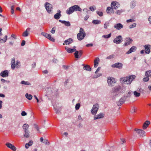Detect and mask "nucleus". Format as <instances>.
<instances>
[{
  "label": "nucleus",
  "mask_w": 151,
  "mask_h": 151,
  "mask_svg": "<svg viewBox=\"0 0 151 151\" xmlns=\"http://www.w3.org/2000/svg\"><path fill=\"white\" fill-rule=\"evenodd\" d=\"M135 77L134 75H131L127 76L125 78H121L120 80L125 84H130Z\"/></svg>",
  "instance_id": "nucleus-1"
},
{
  "label": "nucleus",
  "mask_w": 151,
  "mask_h": 151,
  "mask_svg": "<svg viewBox=\"0 0 151 151\" xmlns=\"http://www.w3.org/2000/svg\"><path fill=\"white\" fill-rule=\"evenodd\" d=\"M81 9L77 5H75L70 7L66 10V13L70 14L73 13L74 11H81Z\"/></svg>",
  "instance_id": "nucleus-2"
},
{
  "label": "nucleus",
  "mask_w": 151,
  "mask_h": 151,
  "mask_svg": "<svg viewBox=\"0 0 151 151\" xmlns=\"http://www.w3.org/2000/svg\"><path fill=\"white\" fill-rule=\"evenodd\" d=\"M29 125L27 124H23L22 128L24 132L23 136L25 138H29L30 137L29 132L28 130Z\"/></svg>",
  "instance_id": "nucleus-3"
},
{
  "label": "nucleus",
  "mask_w": 151,
  "mask_h": 151,
  "mask_svg": "<svg viewBox=\"0 0 151 151\" xmlns=\"http://www.w3.org/2000/svg\"><path fill=\"white\" fill-rule=\"evenodd\" d=\"M86 35V33L83 29L81 28L80 29L79 33L77 34L78 39L79 40H81L84 38Z\"/></svg>",
  "instance_id": "nucleus-4"
},
{
  "label": "nucleus",
  "mask_w": 151,
  "mask_h": 151,
  "mask_svg": "<svg viewBox=\"0 0 151 151\" xmlns=\"http://www.w3.org/2000/svg\"><path fill=\"white\" fill-rule=\"evenodd\" d=\"M45 6L47 12L49 13H50L53 9L52 5L48 2H46Z\"/></svg>",
  "instance_id": "nucleus-5"
},
{
  "label": "nucleus",
  "mask_w": 151,
  "mask_h": 151,
  "mask_svg": "<svg viewBox=\"0 0 151 151\" xmlns=\"http://www.w3.org/2000/svg\"><path fill=\"white\" fill-rule=\"evenodd\" d=\"M122 90L121 87L119 86H115L112 89V93H116V95H118L119 92H121Z\"/></svg>",
  "instance_id": "nucleus-6"
},
{
  "label": "nucleus",
  "mask_w": 151,
  "mask_h": 151,
  "mask_svg": "<svg viewBox=\"0 0 151 151\" xmlns=\"http://www.w3.org/2000/svg\"><path fill=\"white\" fill-rule=\"evenodd\" d=\"M107 83L108 85L109 86H113L115 83V79L112 77H109L107 78Z\"/></svg>",
  "instance_id": "nucleus-7"
},
{
  "label": "nucleus",
  "mask_w": 151,
  "mask_h": 151,
  "mask_svg": "<svg viewBox=\"0 0 151 151\" xmlns=\"http://www.w3.org/2000/svg\"><path fill=\"white\" fill-rule=\"evenodd\" d=\"M122 41V38L121 35L116 36L113 41L114 43L117 44L121 43Z\"/></svg>",
  "instance_id": "nucleus-8"
},
{
  "label": "nucleus",
  "mask_w": 151,
  "mask_h": 151,
  "mask_svg": "<svg viewBox=\"0 0 151 151\" xmlns=\"http://www.w3.org/2000/svg\"><path fill=\"white\" fill-rule=\"evenodd\" d=\"M99 106L98 104H96L94 105L91 109V112L93 114H96L99 109Z\"/></svg>",
  "instance_id": "nucleus-9"
},
{
  "label": "nucleus",
  "mask_w": 151,
  "mask_h": 151,
  "mask_svg": "<svg viewBox=\"0 0 151 151\" xmlns=\"http://www.w3.org/2000/svg\"><path fill=\"white\" fill-rule=\"evenodd\" d=\"M41 34L42 35L49 39L52 42L55 41V39L53 37L51 36V35L50 34H49L44 32H42Z\"/></svg>",
  "instance_id": "nucleus-10"
},
{
  "label": "nucleus",
  "mask_w": 151,
  "mask_h": 151,
  "mask_svg": "<svg viewBox=\"0 0 151 151\" xmlns=\"http://www.w3.org/2000/svg\"><path fill=\"white\" fill-rule=\"evenodd\" d=\"M120 6V5L117 2L113 1L111 3V6L114 9H117Z\"/></svg>",
  "instance_id": "nucleus-11"
},
{
  "label": "nucleus",
  "mask_w": 151,
  "mask_h": 151,
  "mask_svg": "<svg viewBox=\"0 0 151 151\" xmlns=\"http://www.w3.org/2000/svg\"><path fill=\"white\" fill-rule=\"evenodd\" d=\"M132 41V40L129 38H127L125 39V42L124 44V46H126L130 44Z\"/></svg>",
  "instance_id": "nucleus-12"
},
{
  "label": "nucleus",
  "mask_w": 151,
  "mask_h": 151,
  "mask_svg": "<svg viewBox=\"0 0 151 151\" xmlns=\"http://www.w3.org/2000/svg\"><path fill=\"white\" fill-rule=\"evenodd\" d=\"M134 130L136 132L140 134V136L143 137V135L145 133V132L142 129H135Z\"/></svg>",
  "instance_id": "nucleus-13"
},
{
  "label": "nucleus",
  "mask_w": 151,
  "mask_h": 151,
  "mask_svg": "<svg viewBox=\"0 0 151 151\" xmlns=\"http://www.w3.org/2000/svg\"><path fill=\"white\" fill-rule=\"evenodd\" d=\"M6 145L7 147L11 149L13 151H15L16 150V148L14 146L9 142H7L6 144Z\"/></svg>",
  "instance_id": "nucleus-14"
},
{
  "label": "nucleus",
  "mask_w": 151,
  "mask_h": 151,
  "mask_svg": "<svg viewBox=\"0 0 151 151\" xmlns=\"http://www.w3.org/2000/svg\"><path fill=\"white\" fill-rule=\"evenodd\" d=\"M83 52L82 50L76 51L74 53L75 57L76 58H80L82 55Z\"/></svg>",
  "instance_id": "nucleus-15"
},
{
  "label": "nucleus",
  "mask_w": 151,
  "mask_h": 151,
  "mask_svg": "<svg viewBox=\"0 0 151 151\" xmlns=\"http://www.w3.org/2000/svg\"><path fill=\"white\" fill-rule=\"evenodd\" d=\"M123 65L121 63H117L112 65V67L114 68H117L121 69L122 68Z\"/></svg>",
  "instance_id": "nucleus-16"
},
{
  "label": "nucleus",
  "mask_w": 151,
  "mask_h": 151,
  "mask_svg": "<svg viewBox=\"0 0 151 151\" xmlns=\"http://www.w3.org/2000/svg\"><path fill=\"white\" fill-rule=\"evenodd\" d=\"M9 72L7 70H5L0 73V76L3 77H5L8 76Z\"/></svg>",
  "instance_id": "nucleus-17"
},
{
  "label": "nucleus",
  "mask_w": 151,
  "mask_h": 151,
  "mask_svg": "<svg viewBox=\"0 0 151 151\" xmlns=\"http://www.w3.org/2000/svg\"><path fill=\"white\" fill-rule=\"evenodd\" d=\"M123 25L120 23L116 24L114 25V27L117 30H120L123 28Z\"/></svg>",
  "instance_id": "nucleus-18"
},
{
  "label": "nucleus",
  "mask_w": 151,
  "mask_h": 151,
  "mask_svg": "<svg viewBox=\"0 0 151 151\" xmlns=\"http://www.w3.org/2000/svg\"><path fill=\"white\" fill-rule=\"evenodd\" d=\"M104 116V114L103 113H100L98 115H96L94 116V119L96 120L98 119H100L103 118Z\"/></svg>",
  "instance_id": "nucleus-19"
},
{
  "label": "nucleus",
  "mask_w": 151,
  "mask_h": 151,
  "mask_svg": "<svg viewBox=\"0 0 151 151\" xmlns=\"http://www.w3.org/2000/svg\"><path fill=\"white\" fill-rule=\"evenodd\" d=\"M150 124V122L148 121H146L144 123L143 126L142 128L144 129H145L148 127L149 124Z\"/></svg>",
  "instance_id": "nucleus-20"
},
{
  "label": "nucleus",
  "mask_w": 151,
  "mask_h": 151,
  "mask_svg": "<svg viewBox=\"0 0 151 151\" xmlns=\"http://www.w3.org/2000/svg\"><path fill=\"white\" fill-rule=\"evenodd\" d=\"M30 30L29 28H28L22 34V36L24 37H26L28 36L29 35V32Z\"/></svg>",
  "instance_id": "nucleus-21"
},
{
  "label": "nucleus",
  "mask_w": 151,
  "mask_h": 151,
  "mask_svg": "<svg viewBox=\"0 0 151 151\" xmlns=\"http://www.w3.org/2000/svg\"><path fill=\"white\" fill-rule=\"evenodd\" d=\"M58 13L55 14L54 16V18L56 19H58L61 16L60 14L61 11L60 10H58Z\"/></svg>",
  "instance_id": "nucleus-22"
},
{
  "label": "nucleus",
  "mask_w": 151,
  "mask_h": 151,
  "mask_svg": "<svg viewBox=\"0 0 151 151\" xmlns=\"http://www.w3.org/2000/svg\"><path fill=\"white\" fill-rule=\"evenodd\" d=\"M65 49L69 53H72L74 51L76 52V50L75 48L71 49L67 47H65Z\"/></svg>",
  "instance_id": "nucleus-23"
},
{
  "label": "nucleus",
  "mask_w": 151,
  "mask_h": 151,
  "mask_svg": "<svg viewBox=\"0 0 151 151\" xmlns=\"http://www.w3.org/2000/svg\"><path fill=\"white\" fill-rule=\"evenodd\" d=\"M72 42L73 39L71 38H69L64 41V43H63V45H65V43L66 45H69Z\"/></svg>",
  "instance_id": "nucleus-24"
},
{
  "label": "nucleus",
  "mask_w": 151,
  "mask_h": 151,
  "mask_svg": "<svg viewBox=\"0 0 151 151\" xmlns=\"http://www.w3.org/2000/svg\"><path fill=\"white\" fill-rule=\"evenodd\" d=\"M99 58L97 57L94 60V67L96 68L99 64Z\"/></svg>",
  "instance_id": "nucleus-25"
},
{
  "label": "nucleus",
  "mask_w": 151,
  "mask_h": 151,
  "mask_svg": "<svg viewBox=\"0 0 151 151\" xmlns=\"http://www.w3.org/2000/svg\"><path fill=\"white\" fill-rule=\"evenodd\" d=\"M15 58H12V60L11 62V68L12 69H14L15 68Z\"/></svg>",
  "instance_id": "nucleus-26"
},
{
  "label": "nucleus",
  "mask_w": 151,
  "mask_h": 151,
  "mask_svg": "<svg viewBox=\"0 0 151 151\" xmlns=\"http://www.w3.org/2000/svg\"><path fill=\"white\" fill-rule=\"evenodd\" d=\"M136 48L135 46H132L129 49L128 51L126 53L127 54L131 53L132 52L135 51L136 50Z\"/></svg>",
  "instance_id": "nucleus-27"
},
{
  "label": "nucleus",
  "mask_w": 151,
  "mask_h": 151,
  "mask_svg": "<svg viewBox=\"0 0 151 151\" xmlns=\"http://www.w3.org/2000/svg\"><path fill=\"white\" fill-rule=\"evenodd\" d=\"M125 99L124 98H121L119 101L117 103V104L118 106L121 105L123 104L125 101Z\"/></svg>",
  "instance_id": "nucleus-28"
},
{
  "label": "nucleus",
  "mask_w": 151,
  "mask_h": 151,
  "mask_svg": "<svg viewBox=\"0 0 151 151\" xmlns=\"http://www.w3.org/2000/svg\"><path fill=\"white\" fill-rule=\"evenodd\" d=\"M114 12L113 9L112 7H108L106 9V12L108 14H111Z\"/></svg>",
  "instance_id": "nucleus-29"
},
{
  "label": "nucleus",
  "mask_w": 151,
  "mask_h": 151,
  "mask_svg": "<svg viewBox=\"0 0 151 151\" xmlns=\"http://www.w3.org/2000/svg\"><path fill=\"white\" fill-rule=\"evenodd\" d=\"M33 143V141L32 140H30V141L29 142V143H27L25 145V147L27 149L28 148L29 146H31L32 145Z\"/></svg>",
  "instance_id": "nucleus-30"
},
{
  "label": "nucleus",
  "mask_w": 151,
  "mask_h": 151,
  "mask_svg": "<svg viewBox=\"0 0 151 151\" xmlns=\"http://www.w3.org/2000/svg\"><path fill=\"white\" fill-rule=\"evenodd\" d=\"M84 70H86L88 71H90L91 70V68L90 66L88 65H86L83 67Z\"/></svg>",
  "instance_id": "nucleus-31"
},
{
  "label": "nucleus",
  "mask_w": 151,
  "mask_h": 151,
  "mask_svg": "<svg viewBox=\"0 0 151 151\" xmlns=\"http://www.w3.org/2000/svg\"><path fill=\"white\" fill-rule=\"evenodd\" d=\"M62 23L64 24L65 26H70V23L68 21L67 22L65 21H62Z\"/></svg>",
  "instance_id": "nucleus-32"
},
{
  "label": "nucleus",
  "mask_w": 151,
  "mask_h": 151,
  "mask_svg": "<svg viewBox=\"0 0 151 151\" xmlns=\"http://www.w3.org/2000/svg\"><path fill=\"white\" fill-rule=\"evenodd\" d=\"M145 51L146 53H149L150 52V49L149 47L147 45L145 46Z\"/></svg>",
  "instance_id": "nucleus-33"
},
{
  "label": "nucleus",
  "mask_w": 151,
  "mask_h": 151,
  "mask_svg": "<svg viewBox=\"0 0 151 151\" xmlns=\"http://www.w3.org/2000/svg\"><path fill=\"white\" fill-rule=\"evenodd\" d=\"M145 75L147 77H151V71H147L145 73Z\"/></svg>",
  "instance_id": "nucleus-34"
},
{
  "label": "nucleus",
  "mask_w": 151,
  "mask_h": 151,
  "mask_svg": "<svg viewBox=\"0 0 151 151\" xmlns=\"http://www.w3.org/2000/svg\"><path fill=\"white\" fill-rule=\"evenodd\" d=\"M26 97L29 100H31L32 98V96L31 94H29L28 93L26 94Z\"/></svg>",
  "instance_id": "nucleus-35"
},
{
  "label": "nucleus",
  "mask_w": 151,
  "mask_h": 151,
  "mask_svg": "<svg viewBox=\"0 0 151 151\" xmlns=\"http://www.w3.org/2000/svg\"><path fill=\"white\" fill-rule=\"evenodd\" d=\"M92 22L95 24H99L101 23V21L98 20H95L93 21Z\"/></svg>",
  "instance_id": "nucleus-36"
},
{
  "label": "nucleus",
  "mask_w": 151,
  "mask_h": 151,
  "mask_svg": "<svg viewBox=\"0 0 151 151\" xmlns=\"http://www.w3.org/2000/svg\"><path fill=\"white\" fill-rule=\"evenodd\" d=\"M136 3L135 2L133 1L131 2L130 7L131 8H134L136 5Z\"/></svg>",
  "instance_id": "nucleus-37"
},
{
  "label": "nucleus",
  "mask_w": 151,
  "mask_h": 151,
  "mask_svg": "<svg viewBox=\"0 0 151 151\" xmlns=\"http://www.w3.org/2000/svg\"><path fill=\"white\" fill-rule=\"evenodd\" d=\"M134 94L136 97H139L140 96V93L137 92L136 91H134Z\"/></svg>",
  "instance_id": "nucleus-38"
},
{
  "label": "nucleus",
  "mask_w": 151,
  "mask_h": 151,
  "mask_svg": "<svg viewBox=\"0 0 151 151\" xmlns=\"http://www.w3.org/2000/svg\"><path fill=\"white\" fill-rule=\"evenodd\" d=\"M21 83L22 84L27 85H30L31 84L29 82L25 81H22L21 82Z\"/></svg>",
  "instance_id": "nucleus-39"
},
{
  "label": "nucleus",
  "mask_w": 151,
  "mask_h": 151,
  "mask_svg": "<svg viewBox=\"0 0 151 151\" xmlns=\"http://www.w3.org/2000/svg\"><path fill=\"white\" fill-rule=\"evenodd\" d=\"M111 33H110L108 35H104L102 36V37H103L104 38H108L110 37L111 36Z\"/></svg>",
  "instance_id": "nucleus-40"
},
{
  "label": "nucleus",
  "mask_w": 151,
  "mask_h": 151,
  "mask_svg": "<svg viewBox=\"0 0 151 151\" xmlns=\"http://www.w3.org/2000/svg\"><path fill=\"white\" fill-rule=\"evenodd\" d=\"M20 65V62L18 61H17L16 62V63L15 65V67L17 68H19V67Z\"/></svg>",
  "instance_id": "nucleus-41"
},
{
  "label": "nucleus",
  "mask_w": 151,
  "mask_h": 151,
  "mask_svg": "<svg viewBox=\"0 0 151 151\" xmlns=\"http://www.w3.org/2000/svg\"><path fill=\"white\" fill-rule=\"evenodd\" d=\"M14 5L12 6L11 7V12L12 14H13L14 13Z\"/></svg>",
  "instance_id": "nucleus-42"
},
{
  "label": "nucleus",
  "mask_w": 151,
  "mask_h": 151,
  "mask_svg": "<svg viewBox=\"0 0 151 151\" xmlns=\"http://www.w3.org/2000/svg\"><path fill=\"white\" fill-rule=\"evenodd\" d=\"M80 106V104L79 103L76 104V105L75 108L77 110H78Z\"/></svg>",
  "instance_id": "nucleus-43"
},
{
  "label": "nucleus",
  "mask_w": 151,
  "mask_h": 151,
  "mask_svg": "<svg viewBox=\"0 0 151 151\" xmlns=\"http://www.w3.org/2000/svg\"><path fill=\"white\" fill-rule=\"evenodd\" d=\"M109 25V23L108 22H106L104 25V28L105 29L107 28L108 26Z\"/></svg>",
  "instance_id": "nucleus-44"
},
{
  "label": "nucleus",
  "mask_w": 151,
  "mask_h": 151,
  "mask_svg": "<svg viewBox=\"0 0 151 151\" xmlns=\"http://www.w3.org/2000/svg\"><path fill=\"white\" fill-rule=\"evenodd\" d=\"M34 127L35 128L37 131H39V127L36 124H34Z\"/></svg>",
  "instance_id": "nucleus-45"
},
{
  "label": "nucleus",
  "mask_w": 151,
  "mask_h": 151,
  "mask_svg": "<svg viewBox=\"0 0 151 151\" xmlns=\"http://www.w3.org/2000/svg\"><path fill=\"white\" fill-rule=\"evenodd\" d=\"M122 12V10H118L115 13L117 14L120 15Z\"/></svg>",
  "instance_id": "nucleus-46"
},
{
  "label": "nucleus",
  "mask_w": 151,
  "mask_h": 151,
  "mask_svg": "<svg viewBox=\"0 0 151 151\" xmlns=\"http://www.w3.org/2000/svg\"><path fill=\"white\" fill-rule=\"evenodd\" d=\"M43 142L45 145H49L50 144V142L47 140H44Z\"/></svg>",
  "instance_id": "nucleus-47"
},
{
  "label": "nucleus",
  "mask_w": 151,
  "mask_h": 151,
  "mask_svg": "<svg viewBox=\"0 0 151 151\" xmlns=\"http://www.w3.org/2000/svg\"><path fill=\"white\" fill-rule=\"evenodd\" d=\"M96 13L97 14L100 16H103V12H101L97 11Z\"/></svg>",
  "instance_id": "nucleus-48"
},
{
  "label": "nucleus",
  "mask_w": 151,
  "mask_h": 151,
  "mask_svg": "<svg viewBox=\"0 0 151 151\" xmlns=\"http://www.w3.org/2000/svg\"><path fill=\"white\" fill-rule=\"evenodd\" d=\"M114 55L112 54V55H109V56L107 57L106 58L108 59L113 58L114 57Z\"/></svg>",
  "instance_id": "nucleus-49"
},
{
  "label": "nucleus",
  "mask_w": 151,
  "mask_h": 151,
  "mask_svg": "<svg viewBox=\"0 0 151 151\" xmlns=\"http://www.w3.org/2000/svg\"><path fill=\"white\" fill-rule=\"evenodd\" d=\"M136 26V23H133L131 25L129 26V28H132L135 27Z\"/></svg>",
  "instance_id": "nucleus-50"
},
{
  "label": "nucleus",
  "mask_w": 151,
  "mask_h": 151,
  "mask_svg": "<svg viewBox=\"0 0 151 151\" xmlns=\"http://www.w3.org/2000/svg\"><path fill=\"white\" fill-rule=\"evenodd\" d=\"M83 11L84 13H86L88 14L89 11L87 9H84Z\"/></svg>",
  "instance_id": "nucleus-51"
},
{
  "label": "nucleus",
  "mask_w": 151,
  "mask_h": 151,
  "mask_svg": "<svg viewBox=\"0 0 151 151\" xmlns=\"http://www.w3.org/2000/svg\"><path fill=\"white\" fill-rule=\"evenodd\" d=\"M137 110V108L135 107H133L132 109V113H134L136 112Z\"/></svg>",
  "instance_id": "nucleus-52"
},
{
  "label": "nucleus",
  "mask_w": 151,
  "mask_h": 151,
  "mask_svg": "<svg viewBox=\"0 0 151 151\" xmlns=\"http://www.w3.org/2000/svg\"><path fill=\"white\" fill-rule=\"evenodd\" d=\"M55 27H53L50 31L52 33L54 34L55 32Z\"/></svg>",
  "instance_id": "nucleus-53"
},
{
  "label": "nucleus",
  "mask_w": 151,
  "mask_h": 151,
  "mask_svg": "<svg viewBox=\"0 0 151 151\" xmlns=\"http://www.w3.org/2000/svg\"><path fill=\"white\" fill-rule=\"evenodd\" d=\"M149 80L148 77H147L146 78H145L143 79V80L144 81L146 82L147 81Z\"/></svg>",
  "instance_id": "nucleus-54"
},
{
  "label": "nucleus",
  "mask_w": 151,
  "mask_h": 151,
  "mask_svg": "<svg viewBox=\"0 0 151 151\" xmlns=\"http://www.w3.org/2000/svg\"><path fill=\"white\" fill-rule=\"evenodd\" d=\"M134 21V20L133 19H128L127 20V23H129L130 22H133Z\"/></svg>",
  "instance_id": "nucleus-55"
},
{
  "label": "nucleus",
  "mask_w": 151,
  "mask_h": 151,
  "mask_svg": "<svg viewBox=\"0 0 151 151\" xmlns=\"http://www.w3.org/2000/svg\"><path fill=\"white\" fill-rule=\"evenodd\" d=\"M21 115L22 116H26L27 115V114L24 111H22L21 113Z\"/></svg>",
  "instance_id": "nucleus-56"
},
{
  "label": "nucleus",
  "mask_w": 151,
  "mask_h": 151,
  "mask_svg": "<svg viewBox=\"0 0 151 151\" xmlns=\"http://www.w3.org/2000/svg\"><path fill=\"white\" fill-rule=\"evenodd\" d=\"M121 142H122V144L126 142L125 139H124V138H121Z\"/></svg>",
  "instance_id": "nucleus-57"
},
{
  "label": "nucleus",
  "mask_w": 151,
  "mask_h": 151,
  "mask_svg": "<svg viewBox=\"0 0 151 151\" xmlns=\"http://www.w3.org/2000/svg\"><path fill=\"white\" fill-rule=\"evenodd\" d=\"M89 9L91 11H93L94 10L96 9L93 7V6H90L89 7Z\"/></svg>",
  "instance_id": "nucleus-58"
},
{
  "label": "nucleus",
  "mask_w": 151,
  "mask_h": 151,
  "mask_svg": "<svg viewBox=\"0 0 151 151\" xmlns=\"http://www.w3.org/2000/svg\"><path fill=\"white\" fill-rule=\"evenodd\" d=\"M25 41L24 40H23L22 41V42L21 43V45L22 46H24L25 45Z\"/></svg>",
  "instance_id": "nucleus-59"
},
{
  "label": "nucleus",
  "mask_w": 151,
  "mask_h": 151,
  "mask_svg": "<svg viewBox=\"0 0 151 151\" xmlns=\"http://www.w3.org/2000/svg\"><path fill=\"white\" fill-rule=\"evenodd\" d=\"M93 44L91 43V44H89L86 45V46L87 47H92L93 46Z\"/></svg>",
  "instance_id": "nucleus-60"
},
{
  "label": "nucleus",
  "mask_w": 151,
  "mask_h": 151,
  "mask_svg": "<svg viewBox=\"0 0 151 151\" xmlns=\"http://www.w3.org/2000/svg\"><path fill=\"white\" fill-rule=\"evenodd\" d=\"M89 16L88 15H87L86 16L84 17V19L86 21L89 18Z\"/></svg>",
  "instance_id": "nucleus-61"
},
{
  "label": "nucleus",
  "mask_w": 151,
  "mask_h": 151,
  "mask_svg": "<svg viewBox=\"0 0 151 151\" xmlns=\"http://www.w3.org/2000/svg\"><path fill=\"white\" fill-rule=\"evenodd\" d=\"M11 37L15 39H16V36L14 34H12L11 35Z\"/></svg>",
  "instance_id": "nucleus-62"
},
{
  "label": "nucleus",
  "mask_w": 151,
  "mask_h": 151,
  "mask_svg": "<svg viewBox=\"0 0 151 151\" xmlns=\"http://www.w3.org/2000/svg\"><path fill=\"white\" fill-rule=\"evenodd\" d=\"M101 68V67H99L97 69L96 71L95 72V74H97V73L100 70Z\"/></svg>",
  "instance_id": "nucleus-63"
},
{
  "label": "nucleus",
  "mask_w": 151,
  "mask_h": 151,
  "mask_svg": "<svg viewBox=\"0 0 151 151\" xmlns=\"http://www.w3.org/2000/svg\"><path fill=\"white\" fill-rule=\"evenodd\" d=\"M148 20L149 21L150 23L151 24V16L149 17L148 18Z\"/></svg>",
  "instance_id": "nucleus-64"
}]
</instances>
